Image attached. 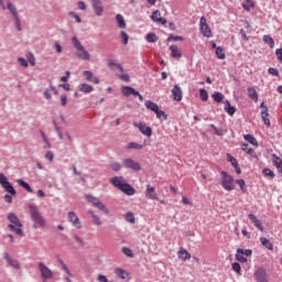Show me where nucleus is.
<instances>
[{
    "instance_id": "f257e3e1",
    "label": "nucleus",
    "mask_w": 282,
    "mask_h": 282,
    "mask_svg": "<svg viewBox=\"0 0 282 282\" xmlns=\"http://www.w3.org/2000/svg\"><path fill=\"white\" fill-rule=\"evenodd\" d=\"M124 182V177L120 176H115L112 178H110V184H112V186H115L116 188H118L119 191H121V193H124L126 195H135V189L133 188V186H131L129 183H122Z\"/></svg>"
},
{
    "instance_id": "f03ea898",
    "label": "nucleus",
    "mask_w": 282,
    "mask_h": 282,
    "mask_svg": "<svg viewBox=\"0 0 282 282\" xmlns=\"http://www.w3.org/2000/svg\"><path fill=\"white\" fill-rule=\"evenodd\" d=\"M8 220L10 221V225H8L9 230H11V232H14L15 235H18V237H23V223H21V219H19V216L15 215L14 213H10L8 215Z\"/></svg>"
},
{
    "instance_id": "7ed1b4c3",
    "label": "nucleus",
    "mask_w": 282,
    "mask_h": 282,
    "mask_svg": "<svg viewBox=\"0 0 282 282\" xmlns=\"http://www.w3.org/2000/svg\"><path fill=\"white\" fill-rule=\"evenodd\" d=\"M29 213L31 215V219L33 220V228H44L45 218L41 216V212H39V207L36 205H29Z\"/></svg>"
},
{
    "instance_id": "20e7f679",
    "label": "nucleus",
    "mask_w": 282,
    "mask_h": 282,
    "mask_svg": "<svg viewBox=\"0 0 282 282\" xmlns=\"http://www.w3.org/2000/svg\"><path fill=\"white\" fill-rule=\"evenodd\" d=\"M72 43L77 50L75 53L77 57H79L82 61H91V54H89V51H87L83 43H80V40H78L76 36H73Z\"/></svg>"
},
{
    "instance_id": "39448f33",
    "label": "nucleus",
    "mask_w": 282,
    "mask_h": 282,
    "mask_svg": "<svg viewBox=\"0 0 282 282\" xmlns=\"http://www.w3.org/2000/svg\"><path fill=\"white\" fill-rule=\"evenodd\" d=\"M220 180H221V187L225 191H235V177L232 175L228 174L226 171L220 172Z\"/></svg>"
},
{
    "instance_id": "423d86ee",
    "label": "nucleus",
    "mask_w": 282,
    "mask_h": 282,
    "mask_svg": "<svg viewBox=\"0 0 282 282\" xmlns=\"http://www.w3.org/2000/svg\"><path fill=\"white\" fill-rule=\"evenodd\" d=\"M0 185L2 186V188H4V191H7V193L12 196H17V189H14V186L10 184V181H8V176H6V174L3 173H0Z\"/></svg>"
},
{
    "instance_id": "0eeeda50",
    "label": "nucleus",
    "mask_w": 282,
    "mask_h": 282,
    "mask_svg": "<svg viewBox=\"0 0 282 282\" xmlns=\"http://www.w3.org/2000/svg\"><path fill=\"white\" fill-rule=\"evenodd\" d=\"M7 8L9 9L10 14H12V17L14 19V23H15L18 32H21V30H22L21 19L19 18V12L17 11V7H14V3H12L11 1H8Z\"/></svg>"
},
{
    "instance_id": "6e6552de",
    "label": "nucleus",
    "mask_w": 282,
    "mask_h": 282,
    "mask_svg": "<svg viewBox=\"0 0 282 282\" xmlns=\"http://www.w3.org/2000/svg\"><path fill=\"white\" fill-rule=\"evenodd\" d=\"M199 30L203 36L206 39H213V30H210V26L208 25L205 17H202L199 20Z\"/></svg>"
},
{
    "instance_id": "1a4fd4ad",
    "label": "nucleus",
    "mask_w": 282,
    "mask_h": 282,
    "mask_svg": "<svg viewBox=\"0 0 282 282\" xmlns=\"http://www.w3.org/2000/svg\"><path fill=\"white\" fill-rule=\"evenodd\" d=\"M39 270L44 281H47V279H54V272H52V270L47 265H45V263L40 262Z\"/></svg>"
},
{
    "instance_id": "9d476101",
    "label": "nucleus",
    "mask_w": 282,
    "mask_h": 282,
    "mask_svg": "<svg viewBox=\"0 0 282 282\" xmlns=\"http://www.w3.org/2000/svg\"><path fill=\"white\" fill-rule=\"evenodd\" d=\"M121 94H123L127 98H129V96H138L139 100H142V94L131 86H121Z\"/></svg>"
},
{
    "instance_id": "9b49d317",
    "label": "nucleus",
    "mask_w": 282,
    "mask_h": 282,
    "mask_svg": "<svg viewBox=\"0 0 282 282\" xmlns=\"http://www.w3.org/2000/svg\"><path fill=\"white\" fill-rule=\"evenodd\" d=\"M253 278L256 282H270L268 280V272L263 268H258L253 273Z\"/></svg>"
},
{
    "instance_id": "f8f14e48",
    "label": "nucleus",
    "mask_w": 282,
    "mask_h": 282,
    "mask_svg": "<svg viewBox=\"0 0 282 282\" xmlns=\"http://www.w3.org/2000/svg\"><path fill=\"white\" fill-rule=\"evenodd\" d=\"M91 7L96 17H102L105 14V6L101 0H91Z\"/></svg>"
},
{
    "instance_id": "ddd939ff",
    "label": "nucleus",
    "mask_w": 282,
    "mask_h": 282,
    "mask_svg": "<svg viewBox=\"0 0 282 282\" xmlns=\"http://www.w3.org/2000/svg\"><path fill=\"white\" fill-rule=\"evenodd\" d=\"M123 166L126 169H131L132 171H141V169H142V166H140V163L135 162L132 159H124Z\"/></svg>"
},
{
    "instance_id": "4468645a",
    "label": "nucleus",
    "mask_w": 282,
    "mask_h": 282,
    "mask_svg": "<svg viewBox=\"0 0 282 282\" xmlns=\"http://www.w3.org/2000/svg\"><path fill=\"white\" fill-rule=\"evenodd\" d=\"M68 219L72 223V226L77 228V230H80L83 228V225L80 224V218L76 215L74 212H68Z\"/></svg>"
},
{
    "instance_id": "2eb2a0df",
    "label": "nucleus",
    "mask_w": 282,
    "mask_h": 282,
    "mask_svg": "<svg viewBox=\"0 0 282 282\" xmlns=\"http://www.w3.org/2000/svg\"><path fill=\"white\" fill-rule=\"evenodd\" d=\"M3 258L7 261L8 265H10L11 268H14V270H21V263H19L17 259L12 258L10 253H4Z\"/></svg>"
},
{
    "instance_id": "dca6fc26",
    "label": "nucleus",
    "mask_w": 282,
    "mask_h": 282,
    "mask_svg": "<svg viewBox=\"0 0 282 282\" xmlns=\"http://www.w3.org/2000/svg\"><path fill=\"white\" fill-rule=\"evenodd\" d=\"M151 19L153 23H159L160 25H166V19L162 18V13H160V10H155L151 14Z\"/></svg>"
},
{
    "instance_id": "f3484780",
    "label": "nucleus",
    "mask_w": 282,
    "mask_h": 282,
    "mask_svg": "<svg viewBox=\"0 0 282 282\" xmlns=\"http://www.w3.org/2000/svg\"><path fill=\"white\" fill-rule=\"evenodd\" d=\"M145 197H148V199H153V200L160 202V197L158 196V193L155 192V187H153L151 185L147 186Z\"/></svg>"
},
{
    "instance_id": "a211bd4d",
    "label": "nucleus",
    "mask_w": 282,
    "mask_h": 282,
    "mask_svg": "<svg viewBox=\"0 0 282 282\" xmlns=\"http://www.w3.org/2000/svg\"><path fill=\"white\" fill-rule=\"evenodd\" d=\"M115 274L119 276V279H122L123 281H131V276L129 275V272L122 268L115 269Z\"/></svg>"
},
{
    "instance_id": "6ab92c4d",
    "label": "nucleus",
    "mask_w": 282,
    "mask_h": 282,
    "mask_svg": "<svg viewBox=\"0 0 282 282\" xmlns=\"http://www.w3.org/2000/svg\"><path fill=\"white\" fill-rule=\"evenodd\" d=\"M172 96L177 102L182 101V87H180V85H174V87L172 88Z\"/></svg>"
},
{
    "instance_id": "aec40b11",
    "label": "nucleus",
    "mask_w": 282,
    "mask_h": 282,
    "mask_svg": "<svg viewBox=\"0 0 282 282\" xmlns=\"http://www.w3.org/2000/svg\"><path fill=\"white\" fill-rule=\"evenodd\" d=\"M249 219H250V221L253 223V226H256L258 228V230L263 232V230H264L263 224L261 223V220H259V218H257V216L254 214H249Z\"/></svg>"
},
{
    "instance_id": "412c9836",
    "label": "nucleus",
    "mask_w": 282,
    "mask_h": 282,
    "mask_svg": "<svg viewBox=\"0 0 282 282\" xmlns=\"http://www.w3.org/2000/svg\"><path fill=\"white\" fill-rule=\"evenodd\" d=\"M240 147H241V151H245V153H247L248 155L257 160L258 158L257 152H254V150L250 148L248 143H241Z\"/></svg>"
},
{
    "instance_id": "4be33fe9",
    "label": "nucleus",
    "mask_w": 282,
    "mask_h": 282,
    "mask_svg": "<svg viewBox=\"0 0 282 282\" xmlns=\"http://www.w3.org/2000/svg\"><path fill=\"white\" fill-rule=\"evenodd\" d=\"M116 22H117V26L119 28V30H126L127 29V21H124V15L118 13L116 15Z\"/></svg>"
},
{
    "instance_id": "5701e85b",
    "label": "nucleus",
    "mask_w": 282,
    "mask_h": 282,
    "mask_svg": "<svg viewBox=\"0 0 282 282\" xmlns=\"http://www.w3.org/2000/svg\"><path fill=\"white\" fill-rule=\"evenodd\" d=\"M84 76H85L86 80H88L89 83H94L95 85H98V83H100V79H98V77L94 76V73H91V70H85Z\"/></svg>"
},
{
    "instance_id": "b1692460",
    "label": "nucleus",
    "mask_w": 282,
    "mask_h": 282,
    "mask_svg": "<svg viewBox=\"0 0 282 282\" xmlns=\"http://www.w3.org/2000/svg\"><path fill=\"white\" fill-rule=\"evenodd\" d=\"M172 58H182V51L177 47V45L173 44L170 46Z\"/></svg>"
},
{
    "instance_id": "393cba45",
    "label": "nucleus",
    "mask_w": 282,
    "mask_h": 282,
    "mask_svg": "<svg viewBox=\"0 0 282 282\" xmlns=\"http://www.w3.org/2000/svg\"><path fill=\"white\" fill-rule=\"evenodd\" d=\"M226 113H228V116H232L234 113H237V108L232 105H230L229 100L225 101V107H224Z\"/></svg>"
},
{
    "instance_id": "a878e982",
    "label": "nucleus",
    "mask_w": 282,
    "mask_h": 282,
    "mask_svg": "<svg viewBox=\"0 0 282 282\" xmlns=\"http://www.w3.org/2000/svg\"><path fill=\"white\" fill-rule=\"evenodd\" d=\"M79 91H83V94H91L94 91V86L82 83L78 86Z\"/></svg>"
},
{
    "instance_id": "bb28decb",
    "label": "nucleus",
    "mask_w": 282,
    "mask_h": 282,
    "mask_svg": "<svg viewBox=\"0 0 282 282\" xmlns=\"http://www.w3.org/2000/svg\"><path fill=\"white\" fill-rule=\"evenodd\" d=\"M144 106L147 107V109H149L150 111H153L154 113L158 111V109L160 108V106H158V104H155L152 100H145L144 101Z\"/></svg>"
},
{
    "instance_id": "cd10ccee",
    "label": "nucleus",
    "mask_w": 282,
    "mask_h": 282,
    "mask_svg": "<svg viewBox=\"0 0 282 282\" xmlns=\"http://www.w3.org/2000/svg\"><path fill=\"white\" fill-rule=\"evenodd\" d=\"M243 140L249 142V144H252V147H259V141H257V138H254L252 134H245Z\"/></svg>"
},
{
    "instance_id": "c85d7f7f",
    "label": "nucleus",
    "mask_w": 282,
    "mask_h": 282,
    "mask_svg": "<svg viewBox=\"0 0 282 282\" xmlns=\"http://www.w3.org/2000/svg\"><path fill=\"white\" fill-rule=\"evenodd\" d=\"M260 243L267 248V250H274V245H272V242H270V240L265 237H261L260 238Z\"/></svg>"
},
{
    "instance_id": "c756f323",
    "label": "nucleus",
    "mask_w": 282,
    "mask_h": 282,
    "mask_svg": "<svg viewBox=\"0 0 282 282\" xmlns=\"http://www.w3.org/2000/svg\"><path fill=\"white\" fill-rule=\"evenodd\" d=\"M269 116H270V113H268V108H264V110H261V118H262L263 123L267 127H270V124H271Z\"/></svg>"
},
{
    "instance_id": "7c9ffc66",
    "label": "nucleus",
    "mask_w": 282,
    "mask_h": 282,
    "mask_svg": "<svg viewBox=\"0 0 282 282\" xmlns=\"http://www.w3.org/2000/svg\"><path fill=\"white\" fill-rule=\"evenodd\" d=\"M17 184H19V186H22V188H25V191H28V193H33L34 192L32 189V186H30L28 184V182L23 181V178H18Z\"/></svg>"
},
{
    "instance_id": "2f4dec72",
    "label": "nucleus",
    "mask_w": 282,
    "mask_h": 282,
    "mask_svg": "<svg viewBox=\"0 0 282 282\" xmlns=\"http://www.w3.org/2000/svg\"><path fill=\"white\" fill-rule=\"evenodd\" d=\"M216 58H218L219 61H224V58H226V51H224V47L218 46L216 47Z\"/></svg>"
},
{
    "instance_id": "473e14b6",
    "label": "nucleus",
    "mask_w": 282,
    "mask_h": 282,
    "mask_svg": "<svg viewBox=\"0 0 282 282\" xmlns=\"http://www.w3.org/2000/svg\"><path fill=\"white\" fill-rule=\"evenodd\" d=\"M235 184H238L242 193H248V186L246 185V181H243V178L236 180Z\"/></svg>"
},
{
    "instance_id": "72a5a7b5",
    "label": "nucleus",
    "mask_w": 282,
    "mask_h": 282,
    "mask_svg": "<svg viewBox=\"0 0 282 282\" xmlns=\"http://www.w3.org/2000/svg\"><path fill=\"white\" fill-rule=\"evenodd\" d=\"M178 259L182 261H188V259H191V253L184 249H181L178 251Z\"/></svg>"
},
{
    "instance_id": "f704fd0d",
    "label": "nucleus",
    "mask_w": 282,
    "mask_h": 282,
    "mask_svg": "<svg viewBox=\"0 0 282 282\" xmlns=\"http://www.w3.org/2000/svg\"><path fill=\"white\" fill-rule=\"evenodd\" d=\"M262 40H263V43H265L267 45H269V47H270L271 50L274 48V40L272 39V36H270V35H263Z\"/></svg>"
},
{
    "instance_id": "c9c22d12",
    "label": "nucleus",
    "mask_w": 282,
    "mask_h": 282,
    "mask_svg": "<svg viewBox=\"0 0 282 282\" xmlns=\"http://www.w3.org/2000/svg\"><path fill=\"white\" fill-rule=\"evenodd\" d=\"M142 134L147 135V138H151V135H153V129L147 124H142Z\"/></svg>"
},
{
    "instance_id": "e433bc0d",
    "label": "nucleus",
    "mask_w": 282,
    "mask_h": 282,
    "mask_svg": "<svg viewBox=\"0 0 282 282\" xmlns=\"http://www.w3.org/2000/svg\"><path fill=\"white\" fill-rule=\"evenodd\" d=\"M88 215H90V217H93V224H95V226L102 225V221H100V217L96 216V214L93 210H88Z\"/></svg>"
},
{
    "instance_id": "4c0bfd02",
    "label": "nucleus",
    "mask_w": 282,
    "mask_h": 282,
    "mask_svg": "<svg viewBox=\"0 0 282 282\" xmlns=\"http://www.w3.org/2000/svg\"><path fill=\"white\" fill-rule=\"evenodd\" d=\"M154 113L156 115V118H159V120L169 119V116L166 115V112H164V110H160V108H156V111Z\"/></svg>"
},
{
    "instance_id": "58836bf2",
    "label": "nucleus",
    "mask_w": 282,
    "mask_h": 282,
    "mask_svg": "<svg viewBox=\"0 0 282 282\" xmlns=\"http://www.w3.org/2000/svg\"><path fill=\"white\" fill-rule=\"evenodd\" d=\"M262 175H263V177H270L271 180H274V177H276L274 172L270 169H263L262 170Z\"/></svg>"
},
{
    "instance_id": "ea45409f",
    "label": "nucleus",
    "mask_w": 282,
    "mask_h": 282,
    "mask_svg": "<svg viewBox=\"0 0 282 282\" xmlns=\"http://www.w3.org/2000/svg\"><path fill=\"white\" fill-rule=\"evenodd\" d=\"M86 199L89 202V204H93V206H96L97 203L100 202V198H98V197H96V196H94L91 194H87L86 195Z\"/></svg>"
},
{
    "instance_id": "a19ab883",
    "label": "nucleus",
    "mask_w": 282,
    "mask_h": 282,
    "mask_svg": "<svg viewBox=\"0 0 282 282\" xmlns=\"http://www.w3.org/2000/svg\"><path fill=\"white\" fill-rule=\"evenodd\" d=\"M95 208H98V210H101V213H105L106 215H109V209H107V206L102 204L101 200H99L96 205H94Z\"/></svg>"
},
{
    "instance_id": "79ce46f5",
    "label": "nucleus",
    "mask_w": 282,
    "mask_h": 282,
    "mask_svg": "<svg viewBox=\"0 0 282 282\" xmlns=\"http://www.w3.org/2000/svg\"><path fill=\"white\" fill-rule=\"evenodd\" d=\"M249 98L251 100L258 101L259 100V94H257V90L254 88H248Z\"/></svg>"
},
{
    "instance_id": "37998d69",
    "label": "nucleus",
    "mask_w": 282,
    "mask_h": 282,
    "mask_svg": "<svg viewBox=\"0 0 282 282\" xmlns=\"http://www.w3.org/2000/svg\"><path fill=\"white\" fill-rule=\"evenodd\" d=\"M236 261H238L239 263H247L248 262V258H246L242 253L239 252V250L237 249L236 251Z\"/></svg>"
},
{
    "instance_id": "c03bdc74",
    "label": "nucleus",
    "mask_w": 282,
    "mask_h": 282,
    "mask_svg": "<svg viewBox=\"0 0 282 282\" xmlns=\"http://www.w3.org/2000/svg\"><path fill=\"white\" fill-rule=\"evenodd\" d=\"M199 98L203 102H206V100H208V90H206V88L199 89Z\"/></svg>"
},
{
    "instance_id": "a18cd8bd",
    "label": "nucleus",
    "mask_w": 282,
    "mask_h": 282,
    "mask_svg": "<svg viewBox=\"0 0 282 282\" xmlns=\"http://www.w3.org/2000/svg\"><path fill=\"white\" fill-rule=\"evenodd\" d=\"M213 99L215 100V102H221L224 100V94H221L220 91H215L213 94Z\"/></svg>"
},
{
    "instance_id": "49530a36",
    "label": "nucleus",
    "mask_w": 282,
    "mask_h": 282,
    "mask_svg": "<svg viewBox=\"0 0 282 282\" xmlns=\"http://www.w3.org/2000/svg\"><path fill=\"white\" fill-rule=\"evenodd\" d=\"M145 41H148V43H156L158 35H155V33H148Z\"/></svg>"
},
{
    "instance_id": "de8ad7c7",
    "label": "nucleus",
    "mask_w": 282,
    "mask_h": 282,
    "mask_svg": "<svg viewBox=\"0 0 282 282\" xmlns=\"http://www.w3.org/2000/svg\"><path fill=\"white\" fill-rule=\"evenodd\" d=\"M243 10H246V12H250L251 8H254V2H252V0H246V3L242 4Z\"/></svg>"
},
{
    "instance_id": "09e8293b",
    "label": "nucleus",
    "mask_w": 282,
    "mask_h": 282,
    "mask_svg": "<svg viewBox=\"0 0 282 282\" xmlns=\"http://www.w3.org/2000/svg\"><path fill=\"white\" fill-rule=\"evenodd\" d=\"M120 39L123 45L129 44V34H127L124 31H120Z\"/></svg>"
},
{
    "instance_id": "8fccbe9b",
    "label": "nucleus",
    "mask_w": 282,
    "mask_h": 282,
    "mask_svg": "<svg viewBox=\"0 0 282 282\" xmlns=\"http://www.w3.org/2000/svg\"><path fill=\"white\" fill-rule=\"evenodd\" d=\"M121 252H123L126 257L133 259V251L129 247H122Z\"/></svg>"
},
{
    "instance_id": "3c124183",
    "label": "nucleus",
    "mask_w": 282,
    "mask_h": 282,
    "mask_svg": "<svg viewBox=\"0 0 282 282\" xmlns=\"http://www.w3.org/2000/svg\"><path fill=\"white\" fill-rule=\"evenodd\" d=\"M58 263H59V265H62V270H64V272H66V274H68V276H72V271L69 270L67 264H65V261L58 260Z\"/></svg>"
},
{
    "instance_id": "603ef678",
    "label": "nucleus",
    "mask_w": 282,
    "mask_h": 282,
    "mask_svg": "<svg viewBox=\"0 0 282 282\" xmlns=\"http://www.w3.org/2000/svg\"><path fill=\"white\" fill-rule=\"evenodd\" d=\"M231 268H232L234 272H237V274L239 276H241V264H239V262H234L231 264Z\"/></svg>"
},
{
    "instance_id": "864d4df0",
    "label": "nucleus",
    "mask_w": 282,
    "mask_h": 282,
    "mask_svg": "<svg viewBox=\"0 0 282 282\" xmlns=\"http://www.w3.org/2000/svg\"><path fill=\"white\" fill-rule=\"evenodd\" d=\"M126 221L129 224H135V216H133V213L129 212L126 214Z\"/></svg>"
},
{
    "instance_id": "5fc2aeb1",
    "label": "nucleus",
    "mask_w": 282,
    "mask_h": 282,
    "mask_svg": "<svg viewBox=\"0 0 282 282\" xmlns=\"http://www.w3.org/2000/svg\"><path fill=\"white\" fill-rule=\"evenodd\" d=\"M227 162L231 164V166H237L239 163L237 162V159L230 155V153L227 154Z\"/></svg>"
},
{
    "instance_id": "6e6d98bb",
    "label": "nucleus",
    "mask_w": 282,
    "mask_h": 282,
    "mask_svg": "<svg viewBox=\"0 0 282 282\" xmlns=\"http://www.w3.org/2000/svg\"><path fill=\"white\" fill-rule=\"evenodd\" d=\"M240 254H243L246 258L247 257H252V250L251 249H237Z\"/></svg>"
},
{
    "instance_id": "4d7b16f0",
    "label": "nucleus",
    "mask_w": 282,
    "mask_h": 282,
    "mask_svg": "<svg viewBox=\"0 0 282 282\" xmlns=\"http://www.w3.org/2000/svg\"><path fill=\"white\" fill-rule=\"evenodd\" d=\"M119 78L121 80H124V83H130L131 80V77L129 76V74L124 73V70L121 72V74L119 75Z\"/></svg>"
},
{
    "instance_id": "13d9d810",
    "label": "nucleus",
    "mask_w": 282,
    "mask_h": 282,
    "mask_svg": "<svg viewBox=\"0 0 282 282\" xmlns=\"http://www.w3.org/2000/svg\"><path fill=\"white\" fill-rule=\"evenodd\" d=\"M68 14H69V17H70L72 19H75V21H76L77 23H83V19H80V17L77 15L76 12L70 11Z\"/></svg>"
},
{
    "instance_id": "bf43d9fd",
    "label": "nucleus",
    "mask_w": 282,
    "mask_h": 282,
    "mask_svg": "<svg viewBox=\"0 0 282 282\" xmlns=\"http://www.w3.org/2000/svg\"><path fill=\"white\" fill-rule=\"evenodd\" d=\"M111 66L117 67V69H119V72H121V73L124 72V67H122V64H118L116 62H110L109 67H111Z\"/></svg>"
},
{
    "instance_id": "052dcab7",
    "label": "nucleus",
    "mask_w": 282,
    "mask_h": 282,
    "mask_svg": "<svg viewBox=\"0 0 282 282\" xmlns=\"http://www.w3.org/2000/svg\"><path fill=\"white\" fill-rule=\"evenodd\" d=\"M268 72H269V74H270L271 76H276V77L280 76L279 69H276V68H274V67H269V68H268Z\"/></svg>"
},
{
    "instance_id": "680f3d73",
    "label": "nucleus",
    "mask_w": 282,
    "mask_h": 282,
    "mask_svg": "<svg viewBox=\"0 0 282 282\" xmlns=\"http://www.w3.org/2000/svg\"><path fill=\"white\" fill-rule=\"evenodd\" d=\"M110 169H112L115 172H118L120 169H122V165H120L118 162H113L110 164Z\"/></svg>"
},
{
    "instance_id": "e2e57ef3",
    "label": "nucleus",
    "mask_w": 282,
    "mask_h": 282,
    "mask_svg": "<svg viewBox=\"0 0 282 282\" xmlns=\"http://www.w3.org/2000/svg\"><path fill=\"white\" fill-rule=\"evenodd\" d=\"M127 149H142V145L140 143H135V142H130L127 145Z\"/></svg>"
},
{
    "instance_id": "0e129e2a",
    "label": "nucleus",
    "mask_w": 282,
    "mask_h": 282,
    "mask_svg": "<svg viewBox=\"0 0 282 282\" xmlns=\"http://www.w3.org/2000/svg\"><path fill=\"white\" fill-rule=\"evenodd\" d=\"M45 159L48 160V162H54V152L52 151L46 152Z\"/></svg>"
},
{
    "instance_id": "69168bd1",
    "label": "nucleus",
    "mask_w": 282,
    "mask_h": 282,
    "mask_svg": "<svg viewBox=\"0 0 282 282\" xmlns=\"http://www.w3.org/2000/svg\"><path fill=\"white\" fill-rule=\"evenodd\" d=\"M18 62L20 63V65H22V67H28V59H25L24 57H19Z\"/></svg>"
},
{
    "instance_id": "338daca9",
    "label": "nucleus",
    "mask_w": 282,
    "mask_h": 282,
    "mask_svg": "<svg viewBox=\"0 0 282 282\" xmlns=\"http://www.w3.org/2000/svg\"><path fill=\"white\" fill-rule=\"evenodd\" d=\"M97 281H99V282H109V279H107L105 274H98L97 275Z\"/></svg>"
},
{
    "instance_id": "774afa93",
    "label": "nucleus",
    "mask_w": 282,
    "mask_h": 282,
    "mask_svg": "<svg viewBox=\"0 0 282 282\" xmlns=\"http://www.w3.org/2000/svg\"><path fill=\"white\" fill-rule=\"evenodd\" d=\"M275 56L282 63V47L275 51Z\"/></svg>"
}]
</instances>
